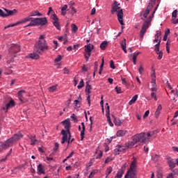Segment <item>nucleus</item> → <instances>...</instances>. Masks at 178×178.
Returning a JSON list of instances; mask_svg holds the SVG:
<instances>
[{
  "label": "nucleus",
  "mask_w": 178,
  "mask_h": 178,
  "mask_svg": "<svg viewBox=\"0 0 178 178\" xmlns=\"http://www.w3.org/2000/svg\"><path fill=\"white\" fill-rule=\"evenodd\" d=\"M29 138L31 140V145H35L38 143V140L35 139V136L30 135Z\"/></svg>",
  "instance_id": "obj_18"
},
{
  "label": "nucleus",
  "mask_w": 178,
  "mask_h": 178,
  "mask_svg": "<svg viewBox=\"0 0 178 178\" xmlns=\"http://www.w3.org/2000/svg\"><path fill=\"white\" fill-rule=\"evenodd\" d=\"M117 94H122V88L119 87V86H116L115 88Z\"/></svg>",
  "instance_id": "obj_45"
},
{
  "label": "nucleus",
  "mask_w": 178,
  "mask_h": 178,
  "mask_svg": "<svg viewBox=\"0 0 178 178\" xmlns=\"http://www.w3.org/2000/svg\"><path fill=\"white\" fill-rule=\"evenodd\" d=\"M74 108H80V106H79V104H80V102L79 100H74Z\"/></svg>",
  "instance_id": "obj_51"
},
{
  "label": "nucleus",
  "mask_w": 178,
  "mask_h": 178,
  "mask_svg": "<svg viewBox=\"0 0 178 178\" xmlns=\"http://www.w3.org/2000/svg\"><path fill=\"white\" fill-rule=\"evenodd\" d=\"M140 54H141V52H140V51L132 54H131V56H133L132 59L137 60V56H138V55H140Z\"/></svg>",
  "instance_id": "obj_39"
},
{
  "label": "nucleus",
  "mask_w": 178,
  "mask_h": 178,
  "mask_svg": "<svg viewBox=\"0 0 178 178\" xmlns=\"http://www.w3.org/2000/svg\"><path fill=\"white\" fill-rule=\"evenodd\" d=\"M98 72V64H97V62L95 63V70L93 72V77H95V73Z\"/></svg>",
  "instance_id": "obj_42"
},
{
  "label": "nucleus",
  "mask_w": 178,
  "mask_h": 178,
  "mask_svg": "<svg viewBox=\"0 0 178 178\" xmlns=\"http://www.w3.org/2000/svg\"><path fill=\"white\" fill-rule=\"evenodd\" d=\"M16 105V103L15 102V100L10 99L8 103H7L5 106L2 107L3 111H6V112H8V110L10 109V108H13Z\"/></svg>",
  "instance_id": "obj_12"
},
{
  "label": "nucleus",
  "mask_w": 178,
  "mask_h": 178,
  "mask_svg": "<svg viewBox=\"0 0 178 178\" xmlns=\"http://www.w3.org/2000/svg\"><path fill=\"white\" fill-rule=\"evenodd\" d=\"M81 126H82V130H81ZM81 126H79V130L81 131V140L83 141L84 140V136L86 133V125H84V122H81Z\"/></svg>",
  "instance_id": "obj_15"
},
{
  "label": "nucleus",
  "mask_w": 178,
  "mask_h": 178,
  "mask_svg": "<svg viewBox=\"0 0 178 178\" xmlns=\"http://www.w3.org/2000/svg\"><path fill=\"white\" fill-rule=\"evenodd\" d=\"M150 141H152V135L151 134V132H143L136 134L132 137V141L128 143V147L131 148L134 145H136L137 143L147 144V143H149Z\"/></svg>",
  "instance_id": "obj_1"
},
{
  "label": "nucleus",
  "mask_w": 178,
  "mask_h": 178,
  "mask_svg": "<svg viewBox=\"0 0 178 178\" xmlns=\"http://www.w3.org/2000/svg\"><path fill=\"white\" fill-rule=\"evenodd\" d=\"M124 151V148L122 146H118V148L115 149V155L119 154V152H122Z\"/></svg>",
  "instance_id": "obj_25"
},
{
  "label": "nucleus",
  "mask_w": 178,
  "mask_h": 178,
  "mask_svg": "<svg viewBox=\"0 0 178 178\" xmlns=\"http://www.w3.org/2000/svg\"><path fill=\"white\" fill-rule=\"evenodd\" d=\"M49 47L45 40V35H41L39 41L35 44V52L42 54L44 51H48Z\"/></svg>",
  "instance_id": "obj_2"
},
{
  "label": "nucleus",
  "mask_w": 178,
  "mask_h": 178,
  "mask_svg": "<svg viewBox=\"0 0 178 178\" xmlns=\"http://www.w3.org/2000/svg\"><path fill=\"white\" fill-rule=\"evenodd\" d=\"M61 123H62V124H63V126L70 124V120L68 118V119L63 121Z\"/></svg>",
  "instance_id": "obj_43"
},
{
  "label": "nucleus",
  "mask_w": 178,
  "mask_h": 178,
  "mask_svg": "<svg viewBox=\"0 0 178 178\" xmlns=\"http://www.w3.org/2000/svg\"><path fill=\"white\" fill-rule=\"evenodd\" d=\"M172 19H176L177 17V10H175L172 13Z\"/></svg>",
  "instance_id": "obj_44"
},
{
  "label": "nucleus",
  "mask_w": 178,
  "mask_h": 178,
  "mask_svg": "<svg viewBox=\"0 0 178 178\" xmlns=\"http://www.w3.org/2000/svg\"><path fill=\"white\" fill-rule=\"evenodd\" d=\"M101 99L102 100L100 102V105H101V106L102 108V111L104 112V96H102Z\"/></svg>",
  "instance_id": "obj_54"
},
{
  "label": "nucleus",
  "mask_w": 178,
  "mask_h": 178,
  "mask_svg": "<svg viewBox=\"0 0 178 178\" xmlns=\"http://www.w3.org/2000/svg\"><path fill=\"white\" fill-rule=\"evenodd\" d=\"M124 178H137V175L127 173Z\"/></svg>",
  "instance_id": "obj_35"
},
{
  "label": "nucleus",
  "mask_w": 178,
  "mask_h": 178,
  "mask_svg": "<svg viewBox=\"0 0 178 178\" xmlns=\"http://www.w3.org/2000/svg\"><path fill=\"white\" fill-rule=\"evenodd\" d=\"M158 90L156 86L154 87H152L151 88V91H152V92H156V91Z\"/></svg>",
  "instance_id": "obj_61"
},
{
  "label": "nucleus",
  "mask_w": 178,
  "mask_h": 178,
  "mask_svg": "<svg viewBox=\"0 0 178 178\" xmlns=\"http://www.w3.org/2000/svg\"><path fill=\"white\" fill-rule=\"evenodd\" d=\"M152 87H156V79H152Z\"/></svg>",
  "instance_id": "obj_50"
},
{
  "label": "nucleus",
  "mask_w": 178,
  "mask_h": 178,
  "mask_svg": "<svg viewBox=\"0 0 178 178\" xmlns=\"http://www.w3.org/2000/svg\"><path fill=\"white\" fill-rule=\"evenodd\" d=\"M55 90H56V86H53L49 88V91H50V92H54V91H55Z\"/></svg>",
  "instance_id": "obj_48"
},
{
  "label": "nucleus",
  "mask_w": 178,
  "mask_h": 178,
  "mask_svg": "<svg viewBox=\"0 0 178 178\" xmlns=\"http://www.w3.org/2000/svg\"><path fill=\"white\" fill-rule=\"evenodd\" d=\"M65 129V131H67L69 134V137H72V134H70V124L64 125Z\"/></svg>",
  "instance_id": "obj_31"
},
{
  "label": "nucleus",
  "mask_w": 178,
  "mask_h": 178,
  "mask_svg": "<svg viewBox=\"0 0 178 178\" xmlns=\"http://www.w3.org/2000/svg\"><path fill=\"white\" fill-rule=\"evenodd\" d=\"M152 98H154V100L158 101V98H156V93L155 92H152L151 93Z\"/></svg>",
  "instance_id": "obj_49"
},
{
  "label": "nucleus",
  "mask_w": 178,
  "mask_h": 178,
  "mask_svg": "<svg viewBox=\"0 0 178 178\" xmlns=\"http://www.w3.org/2000/svg\"><path fill=\"white\" fill-rule=\"evenodd\" d=\"M126 168H127V163H125L122 166L121 170H123V173H124V170L126 169Z\"/></svg>",
  "instance_id": "obj_56"
},
{
  "label": "nucleus",
  "mask_w": 178,
  "mask_h": 178,
  "mask_svg": "<svg viewBox=\"0 0 178 178\" xmlns=\"http://www.w3.org/2000/svg\"><path fill=\"white\" fill-rule=\"evenodd\" d=\"M67 9V5H64L63 7L61 8L62 12H65Z\"/></svg>",
  "instance_id": "obj_64"
},
{
  "label": "nucleus",
  "mask_w": 178,
  "mask_h": 178,
  "mask_svg": "<svg viewBox=\"0 0 178 178\" xmlns=\"http://www.w3.org/2000/svg\"><path fill=\"white\" fill-rule=\"evenodd\" d=\"M40 55H42V54L38 53L37 51H35V50H34V52L29 54V58H31V59L37 60L40 59Z\"/></svg>",
  "instance_id": "obj_16"
},
{
  "label": "nucleus",
  "mask_w": 178,
  "mask_h": 178,
  "mask_svg": "<svg viewBox=\"0 0 178 178\" xmlns=\"http://www.w3.org/2000/svg\"><path fill=\"white\" fill-rule=\"evenodd\" d=\"M137 98H138V95H135L131 99L129 102V105H133V104H134V102H136L137 101Z\"/></svg>",
  "instance_id": "obj_27"
},
{
  "label": "nucleus",
  "mask_w": 178,
  "mask_h": 178,
  "mask_svg": "<svg viewBox=\"0 0 178 178\" xmlns=\"http://www.w3.org/2000/svg\"><path fill=\"white\" fill-rule=\"evenodd\" d=\"M72 31L76 32L79 30V28L77 27V26H76V24H72Z\"/></svg>",
  "instance_id": "obj_46"
},
{
  "label": "nucleus",
  "mask_w": 178,
  "mask_h": 178,
  "mask_svg": "<svg viewBox=\"0 0 178 178\" xmlns=\"http://www.w3.org/2000/svg\"><path fill=\"white\" fill-rule=\"evenodd\" d=\"M29 16L31 17H33L34 16H42V14H41L40 12H38V10H36L31 11L30 13Z\"/></svg>",
  "instance_id": "obj_22"
},
{
  "label": "nucleus",
  "mask_w": 178,
  "mask_h": 178,
  "mask_svg": "<svg viewBox=\"0 0 178 178\" xmlns=\"http://www.w3.org/2000/svg\"><path fill=\"white\" fill-rule=\"evenodd\" d=\"M113 170V168L112 167H108L106 170V177L105 178H108V176L112 173V171Z\"/></svg>",
  "instance_id": "obj_28"
},
{
  "label": "nucleus",
  "mask_w": 178,
  "mask_h": 178,
  "mask_svg": "<svg viewBox=\"0 0 178 178\" xmlns=\"http://www.w3.org/2000/svg\"><path fill=\"white\" fill-rule=\"evenodd\" d=\"M148 115H149V110H147V111L145 113V114H144V115H143V119H145V118H148Z\"/></svg>",
  "instance_id": "obj_57"
},
{
  "label": "nucleus",
  "mask_w": 178,
  "mask_h": 178,
  "mask_svg": "<svg viewBox=\"0 0 178 178\" xmlns=\"http://www.w3.org/2000/svg\"><path fill=\"white\" fill-rule=\"evenodd\" d=\"M154 13L155 11L153 12L152 15L149 16L143 23L142 26V29L140 31V41H143V38H144V35L147 33V30H148V27L151 24V22H152V17H154Z\"/></svg>",
  "instance_id": "obj_4"
},
{
  "label": "nucleus",
  "mask_w": 178,
  "mask_h": 178,
  "mask_svg": "<svg viewBox=\"0 0 178 178\" xmlns=\"http://www.w3.org/2000/svg\"><path fill=\"white\" fill-rule=\"evenodd\" d=\"M122 84H124V86L127 87V82L126 81V79L122 78Z\"/></svg>",
  "instance_id": "obj_59"
},
{
  "label": "nucleus",
  "mask_w": 178,
  "mask_h": 178,
  "mask_svg": "<svg viewBox=\"0 0 178 178\" xmlns=\"http://www.w3.org/2000/svg\"><path fill=\"white\" fill-rule=\"evenodd\" d=\"M62 60V56H59L56 58H55L54 62H60Z\"/></svg>",
  "instance_id": "obj_58"
},
{
  "label": "nucleus",
  "mask_w": 178,
  "mask_h": 178,
  "mask_svg": "<svg viewBox=\"0 0 178 178\" xmlns=\"http://www.w3.org/2000/svg\"><path fill=\"white\" fill-rule=\"evenodd\" d=\"M10 54H17L20 52V46L19 44H12L9 49Z\"/></svg>",
  "instance_id": "obj_13"
},
{
  "label": "nucleus",
  "mask_w": 178,
  "mask_h": 178,
  "mask_svg": "<svg viewBox=\"0 0 178 178\" xmlns=\"http://www.w3.org/2000/svg\"><path fill=\"white\" fill-rule=\"evenodd\" d=\"M154 3L155 2L154 1H152L150 3H149V5L147 6V9L145 11L143 10L140 13V16L142 20H145V19H147V17H148V15H149V12H151V9L154 8Z\"/></svg>",
  "instance_id": "obj_6"
},
{
  "label": "nucleus",
  "mask_w": 178,
  "mask_h": 178,
  "mask_svg": "<svg viewBox=\"0 0 178 178\" xmlns=\"http://www.w3.org/2000/svg\"><path fill=\"white\" fill-rule=\"evenodd\" d=\"M31 20H34L30 15L24 18L23 19L19 21V24H23V23H27V22H31Z\"/></svg>",
  "instance_id": "obj_19"
},
{
  "label": "nucleus",
  "mask_w": 178,
  "mask_h": 178,
  "mask_svg": "<svg viewBox=\"0 0 178 178\" xmlns=\"http://www.w3.org/2000/svg\"><path fill=\"white\" fill-rule=\"evenodd\" d=\"M172 23H173L174 24H177V23H178V19L172 18Z\"/></svg>",
  "instance_id": "obj_63"
},
{
  "label": "nucleus",
  "mask_w": 178,
  "mask_h": 178,
  "mask_svg": "<svg viewBox=\"0 0 178 178\" xmlns=\"http://www.w3.org/2000/svg\"><path fill=\"white\" fill-rule=\"evenodd\" d=\"M84 87V81L83 79H81L80 83L79 86H77L78 90H81Z\"/></svg>",
  "instance_id": "obj_38"
},
{
  "label": "nucleus",
  "mask_w": 178,
  "mask_h": 178,
  "mask_svg": "<svg viewBox=\"0 0 178 178\" xmlns=\"http://www.w3.org/2000/svg\"><path fill=\"white\" fill-rule=\"evenodd\" d=\"M61 134H63V139L66 140L67 141L69 140V133L66 131V130L63 129L61 131Z\"/></svg>",
  "instance_id": "obj_20"
},
{
  "label": "nucleus",
  "mask_w": 178,
  "mask_h": 178,
  "mask_svg": "<svg viewBox=\"0 0 178 178\" xmlns=\"http://www.w3.org/2000/svg\"><path fill=\"white\" fill-rule=\"evenodd\" d=\"M48 23L47 17L34 18L31 22L24 27H31V26H45Z\"/></svg>",
  "instance_id": "obj_5"
},
{
  "label": "nucleus",
  "mask_w": 178,
  "mask_h": 178,
  "mask_svg": "<svg viewBox=\"0 0 178 178\" xmlns=\"http://www.w3.org/2000/svg\"><path fill=\"white\" fill-rule=\"evenodd\" d=\"M49 11L52 13L51 19L53 20V24L55 26L57 30H60V25H59V18L55 15V13L52 10V7L49 8Z\"/></svg>",
  "instance_id": "obj_7"
},
{
  "label": "nucleus",
  "mask_w": 178,
  "mask_h": 178,
  "mask_svg": "<svg viewBox=\"0 0 178 178\" xmlns=\"http://www.w3.org/2000/svg\"><path fill=\"white\" fill-rule=\"evenodd\" d=\"M11 138L13 139L14 143H17V141H19V140H21V138H23V134H16L13 137H11Z\"/></svg>",
  "instance_id": "obj_17"
},
{
  "label": "nucleus",
  "mask_w": 178,
  "mask_h": 178,
  "mask_svg": "<svg viewBox=\"0 0 178 178\" xmlns=\"http://www.w3.org/2000/svg\"><path fill=\"white\" fill-rule=\"evenodd\" d=\"M126 133H127V131L119 130L116 134L117 137H123V136H126Z\"/></svg>",
  "instance_id": "obj_26"
},
{
  "label": "nucleus",
  "mask_w": 178,
  "mask_h": 178,
  "mask_svg": "<svg viewBox=\"0 0 178 178\" xmlns=\"http://www.w3.org/2000/svg\"><path fill=\"white\" fill-rule=\"evenodd\" d=\"M100 158H102V151L101 150L96 152V159H100Z\"/></svg>",
  "instance_id": "obj_37"
},
{
  "label": "nucleus",
  "mask_w": 178,
  "mask_h": 178,
  "mask_svg": "<svg viewBox=\"0 0 178 178\" xmlns=\"http://www.w3.org/2000/svg\"><path fill=\"white\" fill-rule=\"evenodd\" d=\"M121 48L124 51L125 54H127V49H126V38H124L122 42H121Z\"/></svg>",
  "instance_id": "obj_21"
},
{
  "label": "nucleus",
  "mask_w": 178,
  "mask_h": 178,
  "mask_svg": "<svg viewBox=\"0 0 178 178\" xmlns=\"http://www.w3.org/2000/svg\"><path fill=\"white\" fill-rule=\"evenodd\" d=\"M19 24H20V23L18 21L15 24H10L8 25L7 26H5L4 29L6 30V29H9V27H15V26H19Z\"/></svg>",
  "instance_id": "obj_32"
},
{
  "label": "nucleus",
  "mask_w": 178,
  "mask_h": 178,
  "mask_svg": "<svg viewBox=\"0 0 178 178\" xmlns=\"http://www.w3.org/2000/svg\"><path fill=\"white\" fill-rule=\"evenodd\" d=\"M15 144L13 138H10L4 143L0 142V151L1 149H6L9 148V147H12Z\"/></svg>",
  "instance_id": "obj_8"
},
{
  "label": "nucleus",
  "mask_w": 178,
  "mask_h": 178,
  "mask_svg": "<svg viewBox=\"0 0 178 178\" xmlns=\"http://www.w3.org/2000/svg\"><path fill=\"white\" fill-rule=\"evenodd\" d=\"M114 123L115 126H120L123 122L119 119L114 118Z\"/></svg>",
  "instance_id": "obj_34"
},
{
  "label": "nucleus",
  "mask_w": 178,
  "mask_h": 178,
  "mask_svg": "<svg viewBox=\"0 0 178 178\" xmlns=\"http://www.w3.org/2000/svg\"><path fill=\"white\" fill-rule=\"evenodd\" d=\"M171 92H172V94H174L175 95H176L177 97H178V90H171Z\"/></svg>",
  "instance_id": "obj_62"
},
{
  "label": "nucleus",
  "mask_w": 178,
  "mask_h": 178,
  "mask_svg": "<svg viewBox=\"0 0 178 178\" xmlns=\"http://www.w3.org/2000/svg\"><path fill=\"white\" fill-rule=\"evenodd\" d=\"M161 31H158L157 32H156V34L155 35V38H157L158 40H159V41H161Z\"/></svg>",
  "instance_id": "obj_40"
},
{
  "label": "nucleus",
  "mask_w": 178,
  "mask_h": 178,
  "mask_svg": "<svg viewBox=\"0 0 178 178\" xmlns=\"http://www.w3.org/2000/svg\"><path fill=\"white\" fill-rule=\"evenodd\" d=\"M136 168H137V161H136V159H134V161L131 163L129 170L127 171V173L129 175H137L136 173Z\"/></svg>",
  "instance_id": "obj_10"
},
{
  "label": "nucleus",
  "mask_w": 178,
  "mask_h": 178,
  "mask_svg": "<svg viewBox=\"0 0 178 178\" xmlns=\"http://www.w3.org/2000/svg\"><path fill=\"white\" fill-rule=\"evenodd\" d=\"M85 51L86 52H91L92 51V49H94V45L89 44L86 46H85Z\"/></svg>",
  "instance_id": "obj_24"
},
{
  "label": "nucleus",
  "mask_w": 178,
  "mask_h": 178,
  "mask_svg": "<svg viewBox=\"0 0 178 178\" xmlns=\"http://www.w3.org/2000/svg\"><path fill=\"white\" fill-rule=\"evenodd\" d=\"M44 173H45V171L42 168V164H39L38 165V175H44Z\"/></svg>",
  "instance_id": "obj_23"
},
{
  "label": "nucleus",
  "mask_w": 178,
  "mask_h": 178,
  "mask_svg": "<svg viewBox=\"0 0 178 178\" xmlns=\"http://www.w3.org/2000/svg\"><path fill=\"white\" fill-rule=\"evenodd\" d=\"M71 119H72L74 120V122H77V118L76 117V115H74V113H73L71 115Z\"/></svg>",
  "instance_id": "obj_53"
},
{
  "label": "nucleus",
  "mask_w": 178,
  "mask_h": 178,
  "mask_svg": "<svg viewBox=\"0 0 178 178\" xmlns=\"http://www.w3.org/2000/svg\"><path fill=\"white\" fill-rule=\"evenodd\" d=\"M16 10H8L6 8H3V10L0 9V16L1 17H8V16H13L15 13H16Z\"/></svg>",
  "instance_id": "obj_9"
},
{
  "label": "nucleus",
  "mask_w": 178,
  "mask_h": 178,
  "mask_svg": "<svg viewBox=\"0 0 178 178\" xmlns=\"http://www.w3.org/2000/svg\"><path fill=\"white\" fill-rule=\"evenodd\" d=\"M138 72L140 73V74H143V72H144V67H143V65H140L139 69H138Z\"/></svg>",
  "instance_id": "obj_55"
},
{
  "label": "nucleus",
  "mask_w": 178,
  "mask_h": 178,
  "mask_svg": "<svg viewBox=\"0 0 178 178\" xmlns=\"http://www.w3.org/2000/svg\"><path fill=\"white\" fill-rule=\"evenodd\" d=\"M108 47V42L104 41L103 42L101 43L100 44V48L102 49V51H104V49Z\"/></svg>",
  "instance_id": "obj_29"
},
{
  "label": "nucleus",
  "mask_w": 178,
  "mask_h": 178,
  "mask_svg": "<svg viewBox=\"0 0 178 178\" xmlns=\"http://www.w3.org/2000/svg\"><path fill=\"white\" fill-rule=\"evenodd\" d=\"M122 176H123V170H118L114 178H122Z\"/></svg>",
  "instance_id": "obj_33"
},
{
  "label": "nucleus",
  "mask_w": 178,
  "mask_h": 178,
  "mask_svg": "<svg viewBox=\"0 0 178 178\" xmlns=\"http://www.w3.org/2000/svg\"><path fill=\"white\" fill-rule=\"evenodd\" d=\"M157 55H159L158 56V59L159 60H161V59L163 57V52H162V51H158L157 53H156Z\"/></svg>",
  "instance_id": "obj_41"
},
{
  "label": "nucleus",
  "mask_w": 178,
  "mask_h": 178,
  "mask_svg": "<svg viewBox=\"0 0 178 178\" xmlns=\"http://www.w3.org/2000/svg\"><path fill=\"white\" fill-rule=\"evenodd\" d=\"M110 67L111 69H116V67L115 66V63L112 60L110 61Z\"/></svg>",
  "instance_id": "obj_47"
},
{
  "label": "nucleus",
  "mask_w": 178,
  "mask_h": 178,
  "mask_svg": "<svg viewBox=\"0 0 178 178\" xmlns=\"http://www.w3.org/2000/svg\"><path fill=\"white\" fill-rule=\"evenodd\" d=\"M24 92H26L25 90H20L19 92H18L19 99V101H21V102H24L23 96L22 95V94H24Z\"/></svg>",
  "instance_id": "obj_30"
},
{
  "label": "nucleus",
  "mask_w": 178,
  "mask_h": 178,
  "mask_svg": "<svg viewBox=\"0 0 178 178\" xmlns=\"http://www.w3.org/2000/svg\"><path fill=\"white\" fill-rule=\"evenodd\" d=\"M160 45H161V40H159V42L156 44H155L154 51H155L156 54L157 52H160L159 51V47H160Z\"/></svg>",
  "instance_id": "obj_36"
},
{
  "label": "nucleus",
  "mask_w": 178,
  "mask_h": 178,
  "mask_svg": "<svg viewBox=\"0 0 178 178\" xmlns=\"http://www.w3.org/2000/svg\"><path fill=\"white\" fill-rule=\"evenodd\" d=\"M161 111H162V105L159 104L156 111L161 112Z\"/></svg>",
  "instance_id": "obj_60"
},
{
  "label": "nucleus",
  "mask_w": 178,
  "mask_h": 178,
  "mask_svg": "<svg viewBox=\"0 0 178 178\" xmlns=\"http://www.w3.org/2000/svg\"><path fill=\"white\" fill-rule=\"evenodd\" d=\"M120 3H119L118 1H114L113 4L112 5V9L111 10V13L112 15L115 14V12L118 13V22H120L121 26L124 25V22H123V10L120 9Z\"/></svg>",
  "instance_id": "obj_3"
},
{
  "label": "nucleus",
  "mask_w": 178,
  "mask_h": 178,
  "mask_svg": "<svg viewBox=\"0 0 178 178\" xmlns=\"http://www.w3.org/2000/svg\"><path fill=\"white\" fill-rule=\"evenodd\" d=\"M58 149H59V143H56L55 147L54 148V151H55V152H56V151H58Z\"/></svg>",
  "instance_id": "obj_52"
},
{
  "label": "nucleus",
  "mask_w": 178,
  "mask_h": 178,
  "mask_svg": "<svg viewBox=\"0 0 178 178\" xmlns=\"http://www.w3.org/2000/svg\"><path fill=\"white\" fill-rule=\"evenodd\" d=\"M168 163L171 170H173V169L176 168V165H177L176 159L168 158Z\"/></svg>",
  "instance_id": "obj_14"
},
{
  "label": "nucleus",
  "mask_w": 178,
  "mask_h": 178,
  "mask_svg": "<svg viewBox=\"0 0 178 178\" xmlns=\"http://www.w3.org/2000/svg\"><path fill=\"white\" fill-rule=\"evenodd\" d=\"M91 89H92V87L90 85V82L87 81L86 87V92L87 101L89 106H91V100L90 99V94H91Z\"/></svg>",
  "instance_id": "obj_11"
}]
</instances>
